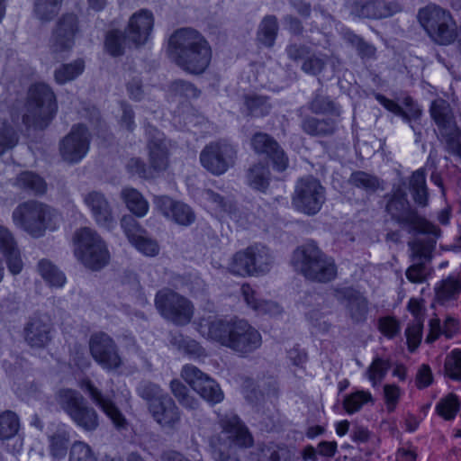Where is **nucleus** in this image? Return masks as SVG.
Instances as JSON below:
<instances>
[{
    "mask_svg": "<svg viewBox=\"0 0 461 461\" xmlns=\"http://www.w3.org/2000/svg\"><path fill=\"white\" fill-rule=\"evenodd\" d=\"M167 52L179 68L194 75L204 72L212 59L208 41L192 28L175 31L168 39Z\"/></svg>",
    "mask_w": 461,
    "mask_h": 461,
    "instance_id": "f257e3e1",
    "label": "nucleus"
},
{
    "mask_svg": "<svg viewBox=\"0 0 461 461\" xmlns=\"http://www.w3.org/2000/svg\"><path fill=\"white\" fill-rule=\"evenodd\" d=\"M207 335L241 355L254 352L262 344V337L258 330L241 319L213 321L208 326Z\"/></svg>",
    "mask_w": 461,
    "mask_h": 461,
    "instance_id": "f03ea898",
    "label": "nucleus"
},
{
    "mask_svg": "<svg viewBox=\"0 0 461 461\" xmlns=\"http://www.w3.org/2000/svg\"><path fill=\"white\" fill-rule=\"evenodd\" d=\"M384 198L387 200L385 211L401 227L407 229L409 233H420L440 236V229L419 214L411 207L407 199L406 184L402 182L394 185L391 193Z\"/></svg>",
    "mask_w": 461,
    "mask_h": 461,
    "instance_id": "7ed1b4c3",
    "label": "nucleus"
},
{
    "mask_svg": "<svg viewBox=\"0 0 461 461\" xmlns=\"http://www.w3.org/2000/svg\"><path fill=\"white\" fill-rule=\"evenodd\" d=\"M221 432L210 440L212 456L215 461H240L230 454L231 445L240 447H249L253 444V437L248 428L233 412L218 414Z\"/></svg>",
    "mask_w": 461,
    "mask_h": 461,
    "instance_id": "20e7f679",
    "label": "nucleus"
},
{
    "mask_svg": "<svg viewBox=\"0 0 461 461\" xmlns=\"http://www.w3.org/2000/svg\"><path fill=\"white\" fill-rule=\"evenodd\" d=\"M12 219L15 226L33 238L44 236L47 230H54L60 221V214L51 206L29 200L20 203L13 212Z\"/></svg>",
    "mask_w": 461,
    "mask_h": 461,
    "instance_id": "39448f33",
    "label": "nucleus"
},
{
    "mask_svg": "<svg viewBox=\"0 0 461 461\" xmlns=\"http://www.w3.org/2000/svg\"><path fill=\"white\" fill-rule=\"evenodd\" d=\"M292 264L306 279L328 283L337 276L334 259L327 256L313 242L298 247L293 253Z\"/></svg>",
    "mask_w": 461,
    "mask_h": 461,
    "instance_id": "423d86ee",
    "label": "nucleus"
},
{
    "mask_svg": "<svg viewBox=\"0 0 461 461\" xmlns=\"http://www.w3.org/2000/svg\"><path fill=\"white\" fill-rule=\"evenodd\" d=\"M25 107L23 122L29 128L44 130L57 113L56 95L48 85L36 83L29 88Z\"/></svg>",
    "mask_w": 461,
    "mask_h": 461,
    "instance_id": "0eeeda50",
    "label": "nucleus"
},
{
    "mask_svg": "<svg viewBox=\"0 0 461 461\" xmlns=\"http://www.w3.org/2000/svg\"><path fill=\"white\" fill-rule=\"evenodd\" d=\"M137 391L138 394L148 402L151 416L160 426L173 429L179 423L181 415L178 407L158 384L143 383Z\"/></svg>",
    "mask_w": 461,
    "mask_h": 461,
    "instance_id": "6e6552de",
    "label": "nucleus"
},
{
    "mask_svg": "<svg viewBox=\"0 0 461 461\" xmlns=\"http://www.w3.org/2000/svg\"><path fill=\"white\" fill-rule=\"evenodd\" d=\"M273 264L274 257L270 249L262 244H254L236 252L228 269L235 276H259L268 273Z\"/></svg>",
    "mask_w": 461,
    "mask_h": 461,
    "instance_id": "1a4fd4ad",
    "label": "nucleus"
},
{
    "mask_svg": "<svg viewBox=\"0 0 461 461\" xmlns=\"http://www.w3.org/2000/svg\"><path fill=\"white\" fill-rule=\"evenodd\" d=\"M77 248L75 254L88 268L99 270L110 258V254L100 235L88 227L81 228L75 234Z\"/></svg>",
    "mask_w": 461,
    "mask_h": 461,
    "instance_id": "9d476101",
    "label": "nucleus"
},
{
    "mask_svg": "<svg viewBox=\"0 0 461 461\" xmlns=\"http://www.w3.org/2000/svg\"><path fill=\"white\" fill-rule=\"evenodd\" d=\"M418 17L435 42L448 45L456 40L458 30L449 12L437 5H429L420 10Z\"/></svg>",
    "mask_w": 461,
    "mask_h": 461,
    "instance_id": "9b49d317",
    "label": "nucleus"
},
{
    "mask_svg": "<svg viewBox=\"0 0 461 461\" xmlns=\"http://www.w3.org/2000/svg\"><path fill=\"white\" fill-rule=\"evenodd\" d=\"M155 306L164 319L177 326L188 324L194 315L191 301L171 289H162L157 293Z\"/></svg>",
    "mask_w": 461,
    "mask_h": 461,
    "instance_id": "f8f14e48",
    "label": "nucleus"
},
{
    "mask_svg": "<svg viewBox=\"0 0 461 461\" xmlns=\"http://www.w3.org/2000/svg\"><path fill=\"white\" fill-rule=\"evenodd\" d=\"M435 236L416 238L408 241L409 258L412 264L406 269V278L413 284L424 283L429 275L427 264L433 258L432 252L436 248Z\"/></svg>",
    "mask_w": 461,
    "mask_h": 461,
    "instance_id": "ddd939ff",
    "label": "nucleus"
},
{
    "mask_svg": "<svg viewBox=\"0 0 461 461\" xmlns=\"http://www.w3.org/2000/svg\"><path fill=\"white\" fill-rule=\"evenodd\" d=\"M326 200L325 188L312 176L298 180L293 196L295 209L308 215L316 214Z\"/></svg>",
    "mask_w": 461,
    "mask_h": 461,
    "instance_id": "4468645a",
    "label": "nucleus"
},
{
    "mask_svg": "<svg viewBox=\"0 0 461 461\" xmlns=\"http://www.w3.org/2000/svg\"><path fill=\"white\" fill-rule=\"evenodd\" d=\"M236 149L224 141H214L206 145L200 153L202 166L215 176L224 174L233 167L236 159Z\"/></svg>",
    "mask_w": 461,
    "mask_h": 461,
    "instance_id": "2eb2a0df",
    "label": "nucleus"
},
{
    "mask_svg": "<svg viewBox=\"0 0 461 461\" xmlns=\"http://www.w3.org/2000/svg\"><path fill=\"white\" fill-rule=\"evenodd\" d=\"M79 33V20L74 14H63L56 23L49 41L52 54L63 57L69 53L75 46L76 38Z\"/></svg>",
    "mask_w": 461,
    "mask_h": 461,
    "instance_id": "dca6fc26",
    "label": "nucleus"
},
{
    "mask_svg": "<svg viewBox=\"0 0 461 461\" xmlns=\"http://www.w3.org/2000/svg\"><path fill=\"white\" fill-rule=\"evenodd\" d=\"M91 356L103 369L108 372L118 370L122 366V359L114 340L104 332H96L89 339Z\"/></svg>",
    "mask_w": 461,
    "mask_h": 461,
    "instance_id": "f3484780",
    "label": "nucleus"
},
{
    "mask_svg": "<svg viewBox=\"0 0 461 461\" xmlns=\"http://www.w3.org/2000/svg\"><path fill=\"white\" fill-rule=\"evenodd\" d=\"M90 139L91 135L85 125H73L59 144L62 158L68 163L79 162L88 152Z\"/></svg>",
    "mask_w": 461,
    "mask_h": 461,
    "instance_id": "a211bd4d",
    "label": "nucleus"
},
{
    "mask_svg": "<svg viewBox=\"0 0 461 461\" xmlns=\"http://www.w3.org/2000/svg\"><path fill=\"white\" fill-rule=\"evenodd\" d=\"M53 325L47 314L35 313L25 323L23 337L28 346L43 348L51 341Z\"/></svg>",
    "mask_w": 461,
    "mask_h": 461,
    "instance_id": "6ab92c4d",
    "label": "nucleus"
},
{
    "mask_svg": "<svg viewBox=\"0 0 461 461\" xmlns=\"http://www.w3.org/2000/svg\"><path fill=\"white\" fill-rule=\"evenodd\" d=\"M333 296L345 306L348 315L354 323L366 321L369 312V302L359 291L352 287L336 288Z\"/></svg>",
    "mask_w": 461,
    "mask_h": 461,
    "instance_id": "aec40b11",
    "label": "nucleus"
},
{
    "mask_svg": "<svg viewBox=\"0 0 461 461\" xmlns=\"http://www.w3.org/2000/svg\"><path fill=\"white\" fill-rule=\"evenodd\" d=\"M400 10V5L394 1L352 0L350 3L351 14L359 18L383 19Z\"/></svg>",
    "mask_w": 461,
    "mask_h": 461,
    "instance_id": "412c9836",
    "label": "nucleus"
},
{
    "mask_svg": "<svg viewBox=\"0 0 461 461\" xmlns=\"http://www.w3.org/2000/svg\"><path fill=\"white\" fill-rule=\"evenodd\" d=\"M154 26V15L148 9L135 12L129 19L125 29L127 39L132 46L138 48L144 45L149 39Z\"/></svg>",
    "mask_w": 461,
    "mask_h": 461,
    "instance_id": "4be33fe9",
    "label": "nucleus"
},
{
    "mask_svg": "<svg viewBox=\"0 0 461 461\" xmlns=\"http://www.w3.org/2000/svg\"><path fill=\"white\" fill-rule=\"evenodd\" d=\"M80 388L88 394L92 402L99 407L112 420L117 429L126 427V419L109 396H104L102 392L89 379H84L80 383Z\"/></svg>",
    "mask_w": 461,
    "mask_h": 461,
    "instance_id": "5701e85b",
    "label": "nucleus"
},
{
    "mask_svg": "<svg viewBox=\"0 0 461 461\" xmlns=\"http://www.w3.org/2000/svg\"><path fill=\"white\" fill-rule=\"evenodd\" d=\"M149 165L152 171H164L168 166V148L164 134L157 128L147 125Z\"/></svg>",
    "mask_w": 461,
    "mask_h": 461,
    "instance_id": "b1692460",
    "label": "nucleus"
},
{
    "mask_svg": "<svg viewBox=\"0 0 461 461\" xmlns=\"http://www.w3.org/2000/svg\"><path fill=\"white\" fill-rule=\"evenodd\" d=\"M253 149L258 154H266L273 162L274 168L284 171L288 158L276 140L267 133L258 132L251 140Z\"/></svg>",
    "mask_w": 461,
    "mask_h": 461,
    "instance_id": "393cba45",
    "label": "nucleus"
},
{
    "mask_svg": "<svg viewBox=\"0 0 461 461\" xmlns=\"http://www.w3.org/2000/svg\"><path fill=\"white\" fill-rule=\"evenodd\" d=\"M154 204L164 216L173 220L177 224L188 226L195 220V214L189 205L174 201L167 195L156 196Z\"/></svg>",
    "mask_w": 461,
    "mask_h": 461,
    "instance_id": "a878e982",
    "label": "nucleus"
},
{
    "mask_svg": "<svg viewBox=\"0 0 461 461\" xmlns=\"http://www.w3.org/2000/svg\"><path fill=\"white\" fill-rule=\"evenodd\" d=\"M84 203L90 210L95 221L110 229L114 223L111 204L105 195L98 191H91L83 196Z\"/></svg>",
    "mask_w": 461,
    "mask_h": 461,
    "instance_id": "bb28decb",
    "label": "nucleus"
},
{
    "mask_svg": "<svg viewBox=\"0 0 461 461\" xmlns=\"http://www.w3.org/2000/svg\"><path fill=\"white\" fill-rule=\"evenodd\" d=\"M409 189L415 203L420 207L429 204V189L426 184V171L419 168L414 171L409 181Z\"/></svg>",
    "mask_w": 461,
    "mask_h": 461,
    "instance_id": "cd10ccee",
    "label": "nucleus"
},
{
    "mask_svg": "<svg viewBox=\"0 0 461 461\" xmlns=\"http://www.w3.org/2000/svg\"><path fill=\"white\" fill-rule=\"evenodd\" d=\"M240 292L245 303L259 314H276L280 312L278 304L271 301L259 300L255 290L248 284L242 285Z\"/></svg>",
    "mask_w": 461,
    "mask_h": 461,
    "instance_id": "c85d7f7f",
    "label": "nucleus"
},
{
    "mask_svg": "<svg viewBox=\"0 0 461 461\" xmlns=\"http://www.w3.org/2000/svg\"><path fill=\"white\" fill-rule=\"evenodd\" d=\"M308 108L312 113L316 114H330L333 117L340 116L339 105L332 100L329 95L324 94L321 89H318L312 95V100L308 104Z\"/></svg>",
    "mask_w": 461,
    "mask_h": 461,
    "instance_id": "c756f323",
    "label": "nucleus"
},
{
    "mask_svg": "<svg viewBox=\"0 0 461 461\" xmlns=\"http://www.w3.org/2000/svg\"><path fill=\"white\" fill-rule=\"evenodd\" d=\"M338 121L333 119H318L315 117H306L302 122L303 131L309 135L316 137H325L332 135L337 130Z\"/></svg>",
    "mask_w": 461,
    "mask_h": 461,
    "instance_id": "7c9ffc66",
    "label": "nucleus"
},
{
    "mask_svg": "<svg viewBox=\"0 0 461 461\" xmlns=\"http://www.w3.org/2000/svg\"><path fill=\"white\" fill-rule=\"evenodd\" d=\"M254 456L257 461H289L291 451L284 445L270 442L258 445Z\"/></svg>",
    "mask_w": 461,
    "mask_h": 461,
    "instance_id": "2f4dec72",
    "label": "nucleus"
},
{
    "mask_svg": "<svg viewBox=\"0 0 461 461\" xmlns=\"http://www.w3.org/2000/svg\"><path fill=\"white\" fill-rule=\"evenodd\" d=\"M436 300L444 304L450 300H456L461 292V278L449 276L435 287Z\"/></svg>",
    "mask_w": 461,
    "mask_h": 461,
    "instance_id": "473e14b6",
    "label": "nucleus"
},
{
    "mask_svg": "<svg viewBox=\"0 0 461 461\" xmlns=\"http://www.w3.org/2000/svg\"><path fill=\"white\" fill-rule=\"evenodd\" d=\"M343 38L348 44L356 50L362 60L375 59L376 58V48L354 32L350 30L345 31Z\"/></svg>",
    "mask_w": 461,
    "mask_h": 461,
    "instance_id": "72a5a7b5",
    "label": "nucleus"
},
{
    "mask_svg": "<svg viewBox=\"0 0 461 461\" xmlns=\"http://www.w3.org/2000/svg\"><path fill=\"white\" fill-rule=\"evenodd\" d=\"M55 399L68 416H71L86 402L79 392L68 388L59 390Z\"/></svg>",
    "mask_w": 461,
    "mask_h": 461,
    "instance_id": "f704fd0d",
    "label": "nucleus"
},
{
    "mask_svg": "<svg viewBox=\"0 0 461 461\" xmlns=\"http://www.w3.org/2000/svg\"><path fill=\"white\" fill-rule=\"evenodd\" d=\"M69 417L78 427L86 431H93L99 425L97 412L86 402Z\"/></svg>",
    "mask_w": 461,
    "mask_h": 461,
    "instance_id": "c9c22d12",
    "label": "nucleus"
},
{
    "mask_svg": "<svg viewBox=\"0 0 461 461\" xmlns=\"http://www.w3.org/2000/svg\"><path fill=\"white\" fill-rule=\"evenodd\" d=\"M122 197L127 208L137 217H143L149 211V203L143 195L134 188H124Z\"/></svg>",
    "mask_w": 461,
    "mask_h": 461,
    "instance_id": "e433bc0d",
    "label": "nucleus"
},
{
    "mask_svg": "<svg viewBox=\"0 0 461 461\" xmlns=\"http://www.w3.org/2000/svg\"><path fill=\"white\" fill-rule=\"evenodd\" d=\"M247 181L253 189L265 192L270 181V171L267 166L261 163L253 165L247 172Z\"/></svg>",
    "mask_w": 461,
    "mask_h": 461,
    "instance_id": "4c0bfd02",
    "label": "nucleus"
},
{
    "mask_svg": "<svg viewBox=\"0 0 461 461\" xmlns=\"http://www.w3.org/2000/svg\"><path fill=\"white\" fill-rule=\"evenodd\" d=\"M244 106L246 114L254 117L266 116L272 109L268 98L257 94L246 95L244 96Z\"/></svg>",
    "mask_w": 461,
    "mask_h": 461,
    "instance_id": "58836bf2",
    "label": "nucleus"
},
{
    "mask_svg": "<svg viewBox=\"0 0 461 461\" xmlns=\"http://www.w3.org/2000/svg\"><path fill=\"white\" fill-rule=\"evenodd\" d=\"M127 39V33L119 30H112L106 33L104 47L106 51L113 56L118 57L124 54L126 47H131Z\"/></svg>",
    "mask_w": 461,
    "mask_h": 461,
    "instance_id": "ea45409f",
    "label": "nucleus"
},
{
    "mask_svg": "<svg viewBox=\"0 0 461 461\" xmlns=\"http://www.w3.org/2000/svg\"><path fill=\"white\" fill-rule=\"evenodd\" d=\"M392 366L389 358L375 357L370 366L366 370V375L374 387L377 386L385 377L387 372Z\"/></svg>",
    "mask_w": 461,
    "mask_h": 461,
    "instance_id": "a19ab883",
    "label": "nucleus"
},
{
    "mask_svg": "<svg viewBox=\"0 0 461 461\" xmlns=\"http://www.w3.org/2000/svg\"><path fill=\"white\" fill-rule=\"evenodd\" d=\"M63 0H33L35 16L42 21L52 20L59 12Z\"/></svg>",
    "mask_w": 461,
    "mask_h": 461,
    "instance_id": "79ce46f5",
    "label": "nucleus"
},
{
    "mask_svg": "<svg viewBox=\"0 0 461 461\" xmlns=\"http://www.w3.org/2000/svg\"><path fill=\"white\" fill-rule=\"evenodd\" d=\"M278 23L277 19L274 15L266 16L258 29V38L267 47H271L275 43L277 35Z\"/></svg>",
    "mask_w": 461,
    "mask_h": 461,
    "instance_id": "37998d69",
    "label": "nucleus"
},
{
    "mask_svg": "<svg viewBox=\"0 0 461 461\" xmlns=\"http://www.w3.org/2000/svg\"><path fill=\"white\" fill-rule=\"evenodd\" d=\"M195 392L210 404L221 402L224 394L220 385L210 376H207Z\"/></svg>",
    "mask_w": 461,
    "mask_h": 461,
    "instance_id": "c03bdc74",
    "label": "nucleus"
},
{
    "mask_svg": "<svg viewBox=\"0 0 461 461\" xmlns=\"http://www.w3.org/2000/svg\"><path fill=\"white\" fill-rule=\"evenodd\" d=\"M85 64L82 59L75 60L72 63L64 64L55 70L54 77L58 84L63 85L74 80L84 71Z\"/></svg>",
    "mask_w": 461,
    "mask_h": 461,
    "instance_id": "a18cd8bd",
    "label": "nucleus"
},
{
    "mask_svg": "<svg viewBox=\"0 0 461 461\" xmlns=\"http://www.w3.org/2000/svg\"><path fill=\"white\" fill-rule=\"evenodd\" d=\"M38 270L42 278L50 285L61 287L66 282L64 274L48 260H41L38 264Z\"/></svg>",
    "mask_w": 461,
    "mask_h": 461,
    "instance_id": "49530a36",
    "label": "nucleus"
},
{
    "mask_svg": "<svg viewBox=\"0 0 461 461\" xmlns=\"http://www.w3.org/2000/svg\"><path fill=\"white\" fill-rule=\"evenodd\" d=\"M170 390L183 407L191 410L198 408V401L189 394L186 386L179 380L175 379L170 382Z\"/></svg>",
    "mask_w": 461,
    "mask_h": 461,
    "instance_id": "de8ad7c7",
    "label": "nucleus"
},
{
    "mask_svg": "<svg viewBox=\"0 0 461 461\" xmlns=\"http://www.w3.org/2000/svg\"><path fill=\"white\" fill-rule=\"evenodd\" d=\"M372 401L373 397L368 391H357L345 396L343 407L348 413L352 414L358 411L365 403Z\"/></svg>",
    "mask_w": 461,
    "mask_h": 461,
    "instance_id": "09e8293b",
    "label": "nucleus"
},
{
    "mask_svg": "<svg viewBox=\"0 0 461 461\" xmlns=\"http://www.w3.org/2000/svg\"><path fill=\"white\" fill-rule=\"evenodd\" d=\"M348 182L350 185L357 188H362L366 192H375L379 187L378 178L364 171L353 172Z\"/></svg>",
    "mask_w": 461,
    "mask_h": 461,
    "instance_id": "8fccbe9b",
    "label": "nucleus"
},
{
    "mask_svg": "<svg viewBox=\"0 0 461 461\" xmlns=\"http://www.w3.org/2000/svg\"><path fill=\"white\" fill-rule=\"evenodd\" d=\"M19 429V420L16 414L7 411L0 415V439L10 438Z\"/></svg>",
    "mask_w": 461,
    "mask_h": 461,
    "instance_id": "3c124183",
    "label": "nucleus"
},
{
    "mask_svg": "<svg viewBox=\"0 0 461 461\" xmlns=\"http://www.w3.org/2000/svg\"><path fill=\"white\" fill-rule=\"evenodd\" d=\"M460 403L455 394H448L442 398L436 406L438 414L446 420H452L458 411Z\"/></svg>",
    "mask_w": 461,
    "mask_h": 461,
    "instance_id": "603ef678",
    "label": "nucleus"
},
{
    "mask_svg": "<svg viewBox=\"0 0 461 461\" xmlns=\"http://www.w3.org/2000/svg\"><path fill=\"white\" fill-rule=\"evenodd\" d=\"M327 64V56L324 54H312L303 61L302 70L309 75L316 76L320 74Z\"/></svg>",
    "mask_w": 461,
    "mask_h": 461,
    "instance_id": "864d4df0",
    "label": "nucleus"
},
{
    "mask_svg": "<svg viewBox=\"0 0 461 461\" xmlns=\"http://www.w3.org/2000/svg\"><path fill=\"white\" fill-rule=\"evenodd\" d=\"M19 183L34 194H44L46 191L45 181L32 172H23L18 177Z\"/></svg>",
    "mask_w": 461,
    "mask_h": 461,
    "instance_id": "5fc2aeb1",
    "label": "nucleus"
},
{
    "mask_svg": "<svg viewBox=\"0 0 461 461\" xmlns=\"http://www.w3.org/2000/svg\"><path fill=\"white\" fill-rule=\"evenodd\" d=\"M207 375L194 365H185L181 370V377L195 391L207 378Z\"/></svg>",
    "mask_w": 461,
    "mask_h": 461,
    "instance_id": "6e6d98bb",
    "label": "nucleus"
},
{
    "mask_svg": "<svg viewBox=\"0 0 461 461\" xmlns=\"http://www.w3.org/2000/svg\"><path fill=\"white\" fill-rule=\"evenodd\" d=\"M445 373L451 379L461 380V350H453L445 359Z\"/></svg>",
    "mask_w": 461,
    "mask_h": 461,
    "instance_id": "4d7b16f0",
    "label": "nucleus"
},
{
    "mask_svg": "<svg viewBox=\"0 0 461 461\" xmlns=\"http://www.w3.org/2000/svg\"><path fill=\"white\" fill-rule=\"evenodd\" d=\"M68 461H97V458L87 444L77 441L70 447Z\"/></svg>",
    "mask_w": 461,
    "mask_h": 461,
    "instance_id": "13d9d810",
    "label": "nucleus"
},
{
    "mask_svg": "<svg viewBox=\"0 0 461 461\" xmlns=\"http://www.w3.org/2000/svg\"><path fill=\"white\" fill-rule=\"evenodd\" d=\"M68 435L65 431L54 433L50 438V447L52 456L62 458L65 456L68 449Z\"/></svg>",
    "mask_w": 461,
    "mask_h": 461,
    "instance_id": "bf43d9fd",
    "label": "nucleus"
},
{
    "mask_svg": "<svg viewBox=\"0 0 461 461\" xmlns=\"http://www.w3.org/2000/svg\"><path fill=\"white\" fill-rule=\"evenodd\" d=\"M131 243L143 255L154 257L158 254L159 246L155 240L148 238L145 233H141Z\"/></svg>",
    "mask_w": 461,
    "mask_h": 461,
    "instance_id": "052dcab7",
    "label": "nucleus"
},
{
    "mask_svg": "<svg viewBox=\"0 0 461 461\" xmlns=\"http://www.w3.org/2000/svg\"><path fill=\"white\" fill-rule=\"evenodd\" d=\"M423 320H413L405 330L407 342L411 351H413L420 343L422 337Z\"/></svg>",
    "mask_w": 461,
    "mask_h": 461,
    "instance_id": "680f3d73",
    "label": "nucleus"
},
{
    "mask_svg": "<svg viewBox=\"0 0 461 461\" xmlns=\"http://www.w3.org/2000/svg\"><path fill=\"white\" fill-rule=\"evenodd\" d=\"M18 141L14 129L5 122H0V155L12 149Z\"/></svg>",
    "mask_w": 461,
    "mask_h": 461,
    "instance_id": "e2e57ef3",
    "label": "nucleus"
},
{
    "mask_svg": "<svg viewBox=\"0 0 461 461\" xmlns=\"http://www.w3.org/2000/svg\"><path fill=\"white\" fill-rule=\"evenodd\" d=\"M121 226L130 242L140 236L141 233H146V230L139 225L134 217L131 215H124L121 220Z\"/></svg>",
    "mask_w": 461,
    "mask_h": 461,
    "instance_id": "0e129e2a",
    "label": "nucleus"
},
{
    "mask_svg": "<svg viewBox=\"0 0 461 461\" xmlns=\"http://www.w3.org/2000/svg\"><path fill=\"white\" fill-rule=\"evenodd\" d=\"M170 90L177 95L194 98L199 95L197 88L190 82L177 79L171 83Z\"/></svg>",
    "mask_w": 461,
    "mask_h": 461,
    "instance_id": "69168bd1",
    "label": "nucleus"
},
{
    "mask_svg": "<svg viewBox=\"0 0 461 461\" xmlns=\"http://www.w3.org/2000/svg\"><path fill=\"white\" fill-rule=\"evenodd\" d=\"M127 170L132 174L137 175L140 177L143 178H150L153 177V171L149 167L148 168L145 165V163L138 158H131L127 163Z\"/></svg>",
    "mask_w": 461,
    "mask_h": 461,
    "instance_id": "338daca9",
    "label": "nucleus"
},
{
    "mask_svg": "<svg viewBox=\"0 0 461 461\" xmlns=\"http://www.w3.org/2000/svg\"><path fill=\"white\" fill-rule=\"evenodd\" d=\"M401 396V390L395 384H385L384 386V397L386 409L389 412H393Z\"/></svg>",
    "mask_w": 461,
    "mask_h": 461,
    "instance_id": "774afa93",
    "label": "nucleus"
}]
</instances>
